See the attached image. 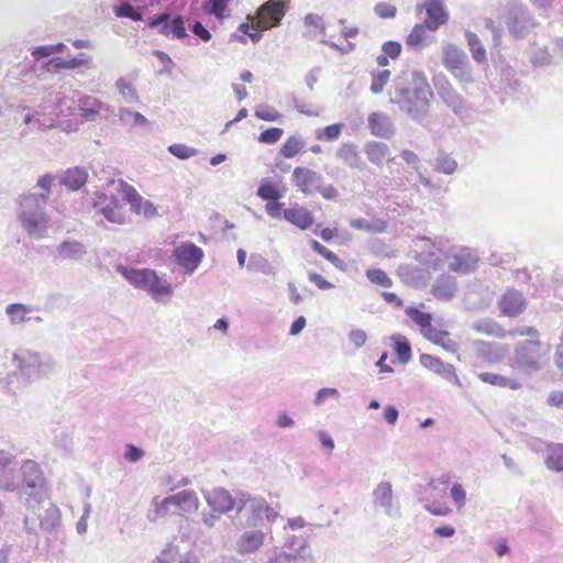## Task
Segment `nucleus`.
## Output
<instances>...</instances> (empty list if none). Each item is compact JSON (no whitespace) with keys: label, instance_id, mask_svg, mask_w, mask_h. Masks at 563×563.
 <instances>
[{"label":"nucleus","instance_id":"48","mask_svg":"<svg viewBox=\"0 0 563 563\" xmlns=\"http://www.w3.org/2000/svg\"><path fill=\"white\" fill-rule=\"evenodd\" d=\"M310 247L324 257L327 261H329L334 267H336L340 271H345V263L332 251L327 249L324 245H322L317 240H310Z\"/></svg>","mask_w":563,"mask_h":563},{"label":"nucleus","instance_id":"51","mask_svg":"<svg viewBox=\"0 0 563 563\" xmlns=\"http://www.w3.org/2000/svg\"><path fill=\"white\" fill-rule=\"evenodd\" d=\"M405 313L413 323L420 328V331L429 325V323L432 321V314L430 312H423L416 307H406Z\"/></svg>","mask_w":563,"mask_h":563},{"label":"nucleus","instance_id":"10","mask_svg":"<svg viewBox=\"0 0 563 563\" xmlns=\"http://www.w3.org/2000/svg\"><path fill=\"white\" fill-rule=\"evenodd\" d=\"M147 26L156 29L157 33L164 36H173L177 40L189 37L185 26V19L179 14H173L167 11L150 18Z\"/></svg>","mask_w":563,"mask_h":563},{"label":"nucleus","instance_id":"14","mask_svg":"<svg viewBox=\"0 0 563 563\" xmlns=\"http://www.w3.org/2000/svg\"><path fill=\"white\" fill-rule=\"evenodd\" d=\"M446 261L450 271L461 275H468L476 271L479 255L471 247L454 246L446 255Z\"/></svg>","mask_w":563,"mask_h":563},{"label":"nucleus","instance_id":"4","mask_svg":"<svg viewBox=\"0 0 563 563\" xmlns=\"http://www.w3.org/2000/svg\"><path fill=\"white\" fill-rule=\"evenodd\" d=\"M18 476L16 493L24 498L26 510L33 509V504H43L47 497V485L38 463L24 461L18 470Z\"/></svg>","mask_w":563,"mask_h":563},{"label":"nucleus","instance_id":"16","mask_svg":"<svg viewBox=\"0 0 563 563\" xmlns=\"http://www.w3.org/2000/svg\"><path fill=\"white\" fill-rule=\"evenodd\" d=\"M296 540H287L285 542V548L289 549V552L275 548L267 554V560L264 563H311L309 558H306L300 553V550L303 548V542Z\"/></svg>","mask_w":563,"mask_h":563},{"label":"nucleus","instance_id":"15","mask_svg":"<svg viewBox=\"0 0 563 563\" xmlns=\"http://www.w3.org/2000/svg\"><path fill=\"white\" fill-rule=\"evenodd\" d=\"M203 251L192 242H183L174 250V258L186 275H191L203 260Z\"/></svg>","mask_w":563,"mask_h":563},{"label":"nucleus","instance_id":"64","mask_svg":"<svg viewBox=\"0 0 563 563\" xmlns=\"http://www.w3.org/2000/svg\"><path fill=\"white\" fill-rule=\"evenodd\" d=\"M402 46L397 41H387L382 45V53L390 59H397L401 54Z\"/></svg>","mask_w":563,"mask_h":563},{"label":"nucleus","instance_id":"18","mask_svg":"<svg viewBox=\"0 0 563 563\" xmlns=\"http://www.w3.org/2000/svg\"><path fill=\"white\" fill-rule=\"evenodd\" d=\"M420 364L446 382L455 386H461V380L456 374L454 365L445 363L440 357L431 354H421Z\"/></svg>","mask_w":563,"mask_h":563},{"label":"nucleus","instance_id":"9","mask_svg":"<svg viewBox=\"0 0 563 563\" xmlns=\"http://www.w3.org/2000/svg\"><path fill=\"white\" fill-rule=\"evenodd\" d=\"M442 63L460 84L467 85L474 81L468 57L459 46L454 44L443 46Z\"/></svg>","mask_w":563,"mask_h":563},{"label":"nucleus","instance_id":"34","mask_svg":"<svg viewBox=\"0 0 563 563\" xmlns=\"http://www.w3.org/2000/svg\"><path fill=\"white\" fill-rule=\"evenodd\" d=\"M336 157L350 168L363 170L366 166L357 152V146L353 143L342 144L336 151Z\"/></svg>","mask_w":563,"mask_h":563},{"label":"nucleus","instance_id":"30","mask_svg":"<svg viewBox=\"0 0 563 563\" xmlns=\"http://www.w3.org/2000/svg\"><path fill=\"white\" fill-rule=\"evenodd\" d=\"M282 217L301 230L309 229L313 223L312 213L303 207L282 209Z\"/></svg>","mask_w":563,"mask_h":563},{"label":"nucleus","instance_id":"28","mask_svg":"<svg viewBox=\"0 0 563 563\" xmlns=\"http://www.w3.org/2000/svg\"><path fill=\"white\" fill-rule=\"evenodd\" d=\"M173 506L183 515L196 512L199 508V499L194 490H181L169 496Z\"/></svg>","mask_w":563,"mask_h":563},{"label":"nucleus","instance_id":"59","mask_svg":"<svg viewBox=\"0 0 563 563\" xmlns=\"http://www.w3.org/2000/svg\"><path fill=\"white\" fill-rule=\"evenodd\" d=\"M421 334L429 341H431L432 343H441V340L443 339V336L445 335H449V332L446 330H440V329H437L433 324H432V321L429 323V325H427L424 329H422L421 331Z\"/></svg>","mask_w":563,"mask_h":563},{"label":"nucleus","instance_id":"8","mask_svg":"<svg viewBox=\"0 0 563 563\" xmlns=\"http://www.w3.org/2000/svg\"><path fill=\"white\" fill-rule=\"evenodd\" d=\"M292 183L306 196L320 194L327 200H333L339 196L333 185L324 184V178L320 173L307 167L294 169Z\"/></svg>","mask_w":563,"mask_h":563},{"label":"nucleus","instance_id":"25","mask_svg":"<svg viewBox=\"0 0 563 563\" xmlns=\"http://www.w3.org/2000/svg\"><path fill=\"white\" fill-rule=\"evenodd\" d=\"M206 501L213 512L219 515L227 514L235 506V501L230 493L224 488H216L211 492H203Z\"/></svg>","mask_w":563,"mask_h":563},{"label":"nucleus","instance_id":"45","mask_svg":"<svg viewBox=\"0 0 563 563\" xmlns=\"http://www.w3.org/2000/svg\"><path fill=\"white\" fill-rule=\"evenodd\" d=\"M115 89L121 96L122 100L128 104L137 103L140 101L139 93L136 88L133 86L131 81H129L124 77H120L115 80Z\"/></svg>","mask_w":563,"mask_h":563},{"label":"nucleus","instance_id":"24","mask_svg":"<svg viewBox=\"0 0 563 563\" xmlns=\"http://www.w3.org/2000/svg\"><path fill=\"white\" fill-rule=\"evenodd\" d=\"M422 7L426 10L427 21L424 23L429 31L434 32L449 21V13L442 0H426Z\"/></svg>","mask_w":563,"mask_h":563},{"label":"nucleus","instance_id":"37","mask_svg":"<svg viewBox=\"0 0 563 563\" xmlns=\"http://www.w3.org/2000/svg\"><path fill=\"white\" fill-rule=\"evenodd\" d=\"M478 378L486 384L497 386L500 388H508L511 390H518L522 387L518 379L501 376L495 373L483 372L478 374Z\"/></svg>","mask_w":563,"mask_h":563},{"label":"nucleus","instance_id":"21","mask_svg":"<svg viewBox=\"0 0 563 563\" xmlns=\"http://www.w3.org/2000/svg\"><path fill=\"white\" fill-rule=\"evenodd\" d=\"M95 207L98 208V212L111 223L122 224L125 221L122 203L118 197L113 195L100 196Z\"/></svg>","mask_w":563,"mask_h":563},{"label":"nucleus","instance_id":"2","mask_svg":"<svg viewBox=\"0 0 563 563\" xmlns=\"http://www.w3.org/2000/svg\"><path fill=\"white\" fill-rule=\"evenodd\" d=\"M54 177L49 174L41 176L36 181V187L42 192H25L19 196L16 203V216L21 228L30 238L43 239L49 225V216L46 212V205L52 192Z\"/></svg>","mask_w":563,"mask_h":563},{"label":"nucleus","instance_id":"39","mask_svg":"<svg viewBox=\"0 0 563 563\" xmlns=\"http://www.w3.org/2000/svg\"><path fill=\"white\" fill-rule=\"evenodd\" d=\"M88 59L85 57V54H79L76 57L70 59H64L62 57H52L47 62V69L58 71L60 69H76L82 67L87 64Z\"/></svg>","mask_w":563,"mask_h":563},{"label":"nucleus","instance_id":"40","mask_svg":"<svg viewBox=\"0 0 563 563\" xmlns=\"http://www.w3.org/2000/svg\"><path fill=\"white\" fill-rule=\"evenodd\" d=\"M246 268L252 273H261L267 276H275L277 273L276 267L273 266L265 256L258 253L251 254Z\"/></svg>","mask_w":563,"mask_h":563},{"label":"nucleus","instance_id":"3","mask_svg":"<svg viewBox=\"0 0 563 563\" xmlns=\"http://www.w3.org/2000/svg\"><path fill=\"white\" fill-rule=\"evenodd\" d=\"M511 367L526 375L544 369L550 362V346L540 339H526L516 343Z\"/></svg>","mask_w":563,"mask_h":563},{"label":"nucleus","instance_id":"31","mask_svg":"<svg viewBox=\"0 0 563 563\" xmlns=\"http://www.w3.org/2000/svg\"><path fill=\"white\" fill-rule=\"evenodd\" d=\"M457 290L456 279L450 275H441L432 285V294L441 300H451Z\"/></svg>","mask_w":563,"mask_h":563},{"label":"nucleus","instance_id":"23","mask_svg":"<svg viewBox=\"0 0 563 563\" xmlns=\"http://www.w3.org/2000/svg\"><path fill=\"white\" fill-rule=\"evenodd\" d=\"M475 355L484 362L494 364L500 362L508 349L496 342L474 341L472 343Z\"/></svg>","mask_w":563,"mask_h":563},{"label":"nucleus","instance_id":"11","mask_svg":"<svg viewBox=\"0 0 563 563\" xmlns=\"http://www.w3.org/2000/svg\"><path fill=\"white\" fill-rule=\"evenodd\" d=\"M287 8L288 0H268L260 5L255 15H249L247 19L256 21L262 30H271L280 24Z\"/></svg>","mask_w":563,"mask_h":563},{"label":"nucleus","instance_id":"12","mask_svg":"<svg viewBox=\"0 0 563 563\" xmlns=\"http://www.w3.org/2000/svg\"><path fill=\"white\" fill-rule=\"evenodd\" d=\"M433 85L439 98L449 109L454 112V114L463 117L467 113L470 109L468 102L456 91V89L452 86L445 76H435L433 78Z\"/></svg>","mask_w":563,"mask_h":563},{"label":"nucleus","instance_id":"43","mask_svg":"<svg viewBox=\"0 0 563 563\" xmlns=\"http://www.w3.org/2000/svg\"><path fill=\"white\" fill-rule=\"evenodd\" d=\"M393 346L398 361L401 364H407L411 360V344L409 340L402 334L391 335Z\"/></svg>","mask_w":563,"mask_h":563},{"label":"nucleus","instance_id":"62","mask_svg":"<svg viewBox=\"0 0 563 563\" xmlns=\"http://www.w3.org/2000/svg\"><path fill=\"white\" fill-rule=\"evenodd\" d=\"M531 63L539 67L548 66L552 63V55L547 48H537L531 56Z\"/></svg>","mask_w":563,"mask_h":563},{"label":"nucleus","instance_id":"22","mask_svg":"<svg viewBox=\"0 0 563 563\" xmlns=\"http://www.w3.org/2000/svg\"><path fill=\"white\" fill-rule=\"evenodd\" d=\"M241 533L235 542V550L241 555L255 553L265 542L266 532L255 527H250Z\"/></svg>","mask_w":563,"mask_h":563},{"label":"nucleus","instance_id":"6","mask_svg":"<svg viewBox=\"0 0 563 563\" xmlns=\"http://www.w3.org/2000/svg\"><path fill=\"white\" fill-rule=\"evenodd\" d=\"M117 272L120 273L133 287L145 290L154 299L159 296H170L173 294L172 285L162 279L154 269L133 268L119 265Z\"/></svg>","mask_w":563,"mask_h":563},{"label":"nucleus","instance_id":"19","mask_svg":"<svg viewBox=\"0 0 563 563\" xmlns=\"http://www.w3.org/2000/svg\"><path fill=\"white\" fill-rule=\"evenodd\" d=\"M498 307L504 316L515 318L525 311L527 300L521 291L510 288L499 298Z\"/></svg>","mask_w":563,"mask_h":563},{"label":"nucleus","instance_id":"44","mask_svg":"<svg viewBox=\"0 0 563 563\" xmlns=\"http://www.w3.org/2000/svg\"><path fill=\"white\" fill-rule=\"evenodd\" d=\"M465 38L467 41V45H468V48H470L473 59L477 64L486 63V60H487L486 49H485L482 41L479 40V37L474 32L466 31Z\"/></svg>","mask_w":563,"mask_h":563},{"label":"nucleus","instance_id":"50","mask_svg":"<svg viewBox=\"0 0 563 563\" xmlns=\"http://www.w3.org/2000/svg\"><path fill=\"white\" fill-rule=\"evenodd\" d=\"M427 30L428 26L426 23L416 24L410 34L407 36L406 44L411 48H421L424 44Z\"/></svg>","mask_w":563,"mask_h":563},{"label":"nucleus","instance_id":"46","mask_svg":"<svg viewBox=\"0 0 563 563\" xmlns=\"http://www.w3.org/2000/svg\"><path fill=\"white\" fill-rule=\"evenodd\" d=\"M118 117L124 125L130 128L147 126L150 124V121L142 113L132 111L129 108H119Z\"/></svg>","mask_w":563,"mask_h":563},{"label":"nucleus","instance_id":"56","mask_svg":"<svg viewBox=\"0 0 563 563\" xmlns=\"http://www.w3.org/2000/svg\"><path fill=\"white\" fill-rule=\"evenodd\" d=\"M435 168L440 173L451 175L456 170L457 163L454 158L443 153L437 157Z\"/></svg>","mask_w":563,"mask_h":563},{"label":"nucleus","instance_id":"52","mask_svg":"<svg viewBox=\"0 0 563 563\" xmlns=\"http://www.w3.org/2000/svg\"><path fill=\"white\" fill-rule=\"evenodd\" d=\"M343 128L342 123H333L323 129H317L316 139L325 142L336 141L341 136Z\"/></svg>","mask_w":563,"mask_h":563},{"label":"nucleus","instance_id":"26","mask_svg":"<svg viewBox=\"0 0 563 563\" xmlns=\"http://www.w3.org/2000/svg\"><path fill=\"white\" fill-rule=\"evenodd\" d=\"M371 133L379 139L389 140L395 134L391 119L384 112H373L367 119Z\"/></svg>","mask_w":563,"mask_h":563},{"label":"nucleus","instance_id":"60","mask_svg":"<svg viewBox=\"0 0 563 563\" xmlns=\"http://www.w3.org/2000/svg\"><path fill=\"white\" fill-rule=\"evenodd\" d=\"M303 25L306 27H314L320 32V34L325 35V23L323 18L316 13H308L303 18Z\"/></svg>","mask_w":563,"mask_h":563},{"label":"nucleus","instance_id":"38","mask_svg":"<svg viewBox=\"0 0 563 563\" xmlns=\"http://www.w3.org/2000/svg\"><path fill=\"white\" fill-rule=\"evenodd\" d=\"M364 151L368 161L377 166H382L384 161L390 154L388 145L377 141L367 142Z\"/></svg>","mask_w":563,"mask_h":563},{"label":"nucleus","instance_id":"49","mask_svg":"<svg viewBox=\"0 0 563 563\" xmlns=\"http://www.w3.org/2000/svg\"><path fill=\"white\" fill-rule=\"evenodd\" d=\"M372 81L369 86V90L374 95H378L384 91L386 85L390 80L391 73L389 69L375 70L372 71Z\"/></svg>","mask_w":563,"mask_h":563},{"label":"nucleus","instance_id":"47","mask_svg":"<svg viewBox=\"0 0 563 563\" xmlns=\"http://www.w3.org/2000/svg\"><path fill=\"white\" fill-rule=\"evenodd\" d=\"M230 1L231 0H203V12L221 21L225 18V11L228 10Z\"/></svg>","mask_w":563,"mask_h":563},{"label":"nucleus","instance_id":"32","mask_svg":"<svg viewBox=\"0 0 563 563\" xmlns=\"http://www.w3.org/2000/svg\"><path fill=\"white\" fill-rule=\"evenodd\" d=\"M246 501L250 503V506L244 511L246 514L245 525L246 527H256L267 510V501L258 496H247Z\"/></svg>","mask_w":563,"mask_h":563},{"label":"nucleus","instance_id":"13","mask_svg":"<svg viewBox=\"0 0 563 563\" xmlns=\"http://www.w3.org/2000/svg\"><path fill=\"white\" fill-rule=\"evenodd\" d=\"M506 24L515 38L526 37L538 25L529 10L521 4H514L508 9Z\"/></svg>","mask_w":563,"mask_h":563},{"label":"nucleus","instance_id":"61","mask_svg":"<svg viewBox=\"0 0 563 563\" xmlns=\"http://www.w3.org/2000/svg\"><path fill=\"white\" fill-rule=\"evenodd\" d=\"M255 115L261 120L269 122H275L280 118V113L277 110L266 104L258 107L255 110Z\"/></svg>","mask_w":563,"mask_h":563},{"label":"nucleus","instance_id":"20","mask_svg":"<svg viewBox=\"0 0 563 563\" xmlns=\"http://www.w3.org/2000/svg\"><path fill=\"white\" fill-rule=\"evenodd\" d=\"M257 196L267 201L265 210L267 214L274 219L282 218L283 203L278 200L282 198V192L268 180H263L257 188Z\"/></svg>","mask_w":563,"mask_h":563},{"label":"nucleus","instance_id":"36","mask_svg":"<svg viewBox=\"0 0 563 563\" xmlns=\"http://www.w3.org/2000/svg\"><path fill=\"white\" fill-rule=\"evenodd\" d=\"M544 464L552 472H563V444L549 443L547 445Z\"/></svg>","mask_w":563,"mask_h":563},{"label":"nucleus","instance_id":"53","mask_svg":"<svg viewBox=\"0 0 563 563\" xmlns=\"http://www.w3.org/2000/svg\"><path fill=\"white\" fill-rule=\"evenodd\" d=\"M303 146V141L299 136L292 135L288 137L280 147V154L286 158H291L295 157Z\"/></svg>","mask_w":563,"mask_h":563},{"label":"nucleus","instance_id":"7","mask_svg":"<svg viewBox=\"0 0 563 563\" xmlns=\"http://www.w3.org/2000/svg\"><path fill=\"white\" fill-rule=\"evenodd\" d=\"M60 526V510L54 504L46 507L42 504H33V509L26 510L24 517V530L27 534H37V529L47 533H55Z\"/></svg>","mask_w":563,"mask_h":563},{"label":"nucleus","instance_id":"58","mask_svg":"<svg viewBox=\"0 0 563 563\" xmlns=\"http://www.w3.org/2000/svg\"><path fill=\"white\" fill-rule=\"evenodd\" d=\"M284 131L280 128H268L258 135V142L263 144H275L283 136Z\"/></svg>","mask_w":563,"mask_h":563},{"label":"nucleus","instance_id":"55","mask_svg":"<svg viewBox=\"0 0 563 563\" xmlns=\"http://www.w3.org/2000/svg\"><path fill=\"white\" fill-rule=\"evenodd\" d=\"M366 277L371 283L386 288L391 287L393 285V280L390 279V277L383 269L379 268L367 269Z\"/></svg>","mask_w":563,"mask_h":563},{"label":"nucleus","instance_id":"5","mask_svg":"<svg viewBox=\"0 0 563 563\" xmlns=\"http://www.w3.org/2000/svg\"><path fill=\"white\" fill-rule=\"evenodd\" d=\"M12 362L20 374L29 380L46 377L56 367V363L51 355L29 349H18L12 355Z\"/></svg>","mask_w":563,"mask_h":563},{"label":"nucleus","instance_id":"27","mask_svg":"<svg viewBox=\"0 0 563 563\" xmlns=\"http://www.w3.org/2000/svg\"><path fill=\"white\" fill-rule=\"evenodd\" d=\"M38 309L36 306L12 302L5 306L4 312L11 327H21L31 322V313Z\"/></svg>","mask_w":563,"mask_h":563},{"label":"nucleus","instance_id":"33","mask_svg":"<svg viewBox=\"0 0 563 563\" xmlns=\"http://www.w3.org/2000/svg\"><path fill=\"white\" fill-rule=\"evenodd\" d=\"M87 179V170L79 166L66 169L59 178L60 184L73 191L80 189L86 184Z\"/></svg>","mask_w":563,"mask_h":563},{"label":"nucleus","instance_id":"41","mask_svg":"<svg viewBox=\"0 0 563 563\" xmlns=\"http://www.w3.org/2000/svg\"><path fill=\"white\" fill-rule=\"evenodd\" d=\"M472 329L498 339H504L507 335L506 331L499 323L488 318L476 320L473 322Z\"/></svg>","mask_w":563,"mask_h":563},{"label":"nucleus","instance_id":"1","mask_svg":"<svg viewBox=\"0 0 563 563\" xmlns=\"http://www.w3.org/2000/svg\"><path fill=\"white\" fill-rule=\"evenodd\" d=\"M389 101L410 120L421 124L429 115L433 91L421 70L404 71L394 79Z\"/></svg>","mask_w":563,"mask_h":563},{"label":"nucleus","instance_id":"17","mask_svg":"<svg viewBox=\"0 0 563 563\" xmlns=\"http://www.w3.org/2000/svg\"><path fill=\"white\" fill-rule=\"evenodd\" d=\"M13 455L0 451V490L13 493L18 489V470L12 467ZM3 514V506L0 501V517Z\"/></svg>","mask_w":563,"mask_h":563},{"label":"nucleus","instance_id":"42","mask_svg":"<svg viewBox=\"0 0 563 563\" xmlns=\"http://www.w3.org/2000/svg\"><path fill=\"white\" fill-rule=\"evenodd\" d=\"M86 252L85 245L78 241H64L58 246V255L64 260H80Z\"/></svg>","mask_w":563,"mask_h":563},{"label":"nucleus","instance_id":"29","mask_svg":"<svg viewBox=\"0 0 563 563\" xmlns=\"http://www.w3.org/2000/svg\"><path fill=\"white\" fill-rule=\"evenodd\" d=\"M373 503L380 507L388 517L394 516L393 487L389 482H380L373 490Z\"/></svg>","mask_w":563,"mask_h":563},{"label":"nucleus","instance_id":"63","mask_svg":"<svg viewBox=\"0 0 563 563\" xmlns=\"http://www.w3.org/2000/svg\"><path fill=\"white\" fill-rule=\"evenodd\" d=\"M374 12L382 19H393L396 16L397 8L387 2H378L374 7Z\"/></svg>","mask_w":563,"mask_h":563},{"label":"nucleus","instance_id":"54","mask_svg":"<svg viewBox=\"0 0 563 563\" xmlns=\"http://www.w3.org/2000/svg\"><path fill=\"white\" fill-rule=\"evenodd\" d=\"M167 151L178 159H188L198 154V150L183 143H175L168 146Z\"/></svg>","mask_w":563,"mask_h":563},{"label":"nucleus","instance_id":"57","mask_svg":"<svg viewBox=\"0 0 563 563\" xmlns=\"http://www.w3.org/2000/svg\"><path fill=\"white\" fill-rule=\"evenodd\" d=\"M339 398H340V393L336 388L324 387L317 391L314 400H313V405L316 407H320V406L324 405V402L328 399L338 400Z\"/></svg>","mask_w":563,"mask_h":563},{"label":"nucleus","instance_id":"35","mask_svg":"<svg viewBox=\"0 0 563 563\" xmlns=\"http://www.w3.org/2000/svg\"><path fill=\"white\" fill-rule=\"evenodd\" d=\"M77 108L81 117L87 121H95L103 108V103L92 96H81L78 99Z\"/></svg>","mask_w":563,"mask_h":563}]
</instances>
